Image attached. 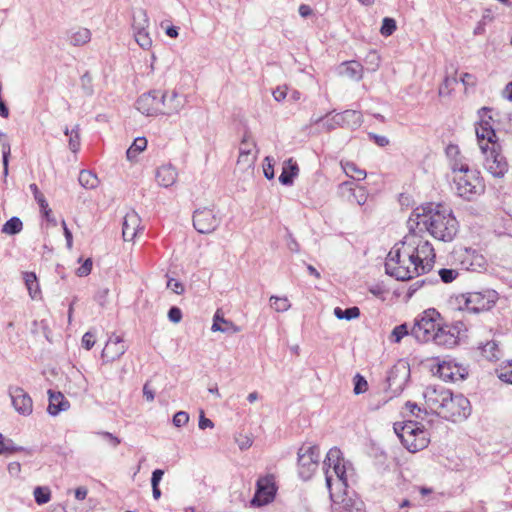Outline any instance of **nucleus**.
I'll return each mask as SVG.
<instances>
[{"label": "nucleus", "instance_id": "nucleus-26", "mask_svg": "<svg viewBox=\"0 0 512 512\" xmlns=\"http://www.w3.org/2000/svg\"><path fill=\"white\" fill-rule=\"evenodd\" d=\"M211 330L216 332H223L234 334L240 331V327L235 325L233 322L226 320L223 316H221L220 311L217 310L213 317V324Z\"/></svg>", "mask_w": 512, "mask_h": 512}, {"label": "nucleus", "instance_id": "nucleus-25", "mask_svg": "<svg viewBox=\"0 0 512 512\" xmlns=\"http://www.w3.org/2000/svg\"><path fill=\"white\" fill-rule=\"evenodd\" d=\"M299 173V167L296 161L289 158L284 161L279 181L282 185L290 186L293 184L294 178Z\"/></svg>", "mask_w": 512, "mask_h": 512}, {"label": "nucleus", "instance_id": "nucleus-14", "mask_svg": "<svg viewBox=\"0 0 512 512\" xmlns=\"http://www.w3.org/2000/svg\"><path fill=\"white\" fill-rule=\"evenodd\" d=\"M450 390L442 386H428L426 387L423 396L427 408L432 412L440 416L441 411L444 408L445 402L448 399V393Z\"/></svg>", "mask_w": 512, "mask_h": 512}, {"label": "nucleus", "instance_id": "nucleus-39", "mask_svg": "<svg viewBox=\"0 0 512 512\" xmlns=\"http://www.w3.org/2000/svg\"><path fill=\"white\" fill-rule=\"evenodd\" d=\"M133 37L136 43L144 50H148L152 47V38L148 29L139 30L133 33Z\"/></svg>", "mask_w": 512, "mask_h": 512}, {"label": "nucleus", "instance_id": "nucleus-28", "mask_svg": "<svg viewBox=\"0 0 512 512\" xmlns=\"http://www.w3.org/2000/svg\"><path fill=\"white\" fill-rule=\"evenodd\" d=\"M337 120H340L342 127L356 128L362 123V115L355 110H346L343 113L337 114Z\"/></svg>", "mask_w": 512, "mask_h": 512}, {"label": "nucleus", "instance_id": "nucleus-58", "mask_svg": "<svg viewBox=\"0 0 512 512\" xmlns=\"http://www.w3.org/2000/svg\"><path fill=\"white\" fill-rule=\"evenodd\" d=\"M240 450H246L253 444V439L250 435L240 434L235 438Z\"/></svg>", "mask_w": 512, "mask_h": 512}, {"label": "nucleus", "instance_id": "nucleus-1", "mask_svg": "<svg viewBox=\"0 0 512 512\" xmlns=\"http://www.w3.org/2000/svg\"><path fill=\"white\" fill-rule=\"evenodd\" d=\"M409 230H426L437 240L450 242L458 232V221L450 208L443 204L427 203L417 207L408 220Z\"/></svg>", "mask_w": 512, "mask_h": 512}, {"label": "nucleus", "instance_id": "nucleus-34", "mask_svg": "<svg viewBox=\"0 0 512 512\" xmlns=\"http://www.w3.org/2000/svg\"><path fill=\"white\" fill-rule=\"evenodd\" d=\"M147 147V140L145 137H137L132 145L126 151V157L128 160L133 161L137 155L144 151Z\"/></svg>", "mask_w": 512, "mask_h": 512}, {"label": "nucleus", "instance_id": "nucleus-44", "mask_svg": "<svg viewBox=\"0 0 512 512\" xmlns=\"http://www.w3.org/2000/svg\"><path fill=\"white\" fill-rule=\"evenodd\" d=\"M405 409L410 413L411 417H415L420 420H424L428 414L427 409H422L416 403L410 401L406 402Z\"/></svg>", "mask_w": 512, "mask_h": 512}, {"label": "nucleus", "instance_id": "nucleus-36", "mask_svg": "<svg viewBox=\"0 0 512 512\" xmlns=\"http://www.w3.org/2000/svg\"><path fill=\"white\" fill-rule=\"evenodd\" d=\"M23 229V223L20 218L14 216L10 218L6 223L2 226L1 232L8 235H16L20 233Z\"/></svg>", "mask_w": 512, "mask_h": 512}, {"label": "nucleus", "instance_id": "nucleus-51", "mask_svg": "<svg viewBox=\"0 0 512 512\" xmlns=\"http://www.w3.org/2000/svg\"><path fill=\"white\" fill-rule=\"evenodd\" d=\"M396 30V22L392 18H384L382 21V26L380 29V32L384 36H390L394 33Z\"/></svg>", "mask_w": 512, "mask_h": 512}, {"label": "nucleus", "instance_id": "nucleus-33", "mask_svg": "<svg viewBox=\"0 0 512 512\" xmlns=\"http://www.w3.org/2000/svg\"><path fill=\"white\" fill-rule=\"evenodd\" d=\"M23 279L30 297L35 299L40 294V288L36 274L33 272H24Z\"/></svg>", "mask_w": 512, "mask_h": 512}, {"label": "nucleus", "instance_id": "nucleus-56", "mask_svg": "<svg viewBox=\"0 0 512 512\" xmlns=\"http://www.w3.org/2000/svg\"><path fill=\"white\" fill-rule=\"evenodd\" d=\"M96 434L101 436L113 448H116L121 443V440L110 432L99 431Z\"/></svg>", "mask_w": 512, "mask_h": 512}, {"label": "nucleus", "instance_id": "nucleus-46", "mask_svg": "<svg viewBox=\"0 0 512 512\" xmlns=\"http://www.w3.org/2000/svg\"><path fill=\"white\" fill-rule=\"evenodd\" d=\"M496 373L501 381L512 384V360L497 369Z\"/></svg>", "mask_w": 512, "mask_h": 512}, {"label": "nucleus", "instance_id": "nucleus-37", "mask_svg": "<svg viewBox=\"0 0 512 512\" xmlns=\"http://www.w3.org/2000/svg\"><path fill=\"white\" fill-rule=\"evenodd\" d=\"M66 136L69 137V148L72 152H77L80 148V134L79 125H76L71 130L67 127L64 130Z\"/></svg>", "mask_w": 512, "mask_h": 512}, {"label": "nucleus", "instance_id": "nucleus-16", "mask_svg": "<svg viewBox=\"0 0 512 512\" xmlns=\"http://www.w3.org/2000/svg\"><path fill=\"white\" fill-rule=\"evenodd\" d=\"M459 332L458 324L449 325L441 322L431 342L438 346L452 348L458 343Z\"/></svg>", "mask_w": 512, "mask_h": 512}, {"label": "nucleus", "instance_id": "nucleus-32", "mask_svg": "<svg viewBox=\"0 0 512 512\" xmlns=\"http://www.w3.org/2000/svg\"><path fill=\"white\" fill-rule=\"evenodd\" d=\"M345 174L356 181H361L366 178V171L360 169L354 162L346 161L341 163Z\"/></svg>", "mask_w": 512, "mask_h": 512}, {"label": "nucleus", "instance_id": "nucleus-17", "mask_svg": "<svg viewBox=\"0 0 512 512\" xmlns=\"http://www.w3.org/2000/svg\"><path fill=\"white\" fill-rule=\"evenodd\" d=\"M159 114L171 116L178 113L184 106L183 99L177 92H162L158 90Z\"/></svg>", "mask_w": 512, "mask_h": 512}, {"label": "nucleus", "instance_id": "nucleus-9", "mask_svg": "<svg viewBox=\"0 0 512 512\" xmlns=\"http://www.w3.org/2000/svg\"><path fill=\"white\" fill-rule=\"evenodd\" d=\"M441 323L440 314L435 309L424 311L416 320L411 329V334L419 342H429L433 338Z\"/></svg>", "mask_w": 512, "mask_h": 512}, {"label": "nucleus", "instance_id": "nucleus-10", "mask_svg": "<svg viewBox=\"0 0 512 512\" xmlns=\"http://www.w3.org/2000/svg\"><path fill=\"white\" fill-rule=\"evenodd\" d=\"M470 413L471 406L469 400L462 394H453L449 391L448 399L440 416L452 422H457L466 419Z\"/></svg>", "mask_w": 512, "mask_h": 512}, {"label": "nucleus", "instance_id": "nucleus-47", "mask_svg": "<svg viewBox=\"0 0 512 512\" xmlns=\"http://www.w3.org/2000/svg\"><path fill=\"white\" fill-rule=\"evenodd\" d=\"M342 187H347L349 190H353V197L358 205H363L367 200L366 191L363 187H358L357 189L352 188L351 182H344Z\"/></svg>", "mask_w": 512, "mask_h": 512}, {"label": "nucleus", "instance_id": "nucleus-18", "mask_svg": "<svg viewBox=\"0 0 512 512\" xmlns=\"http://www.w3.org/2000/svg\"><path fill=\"white\" fill-rule=\"evenodd\" d=\"M9 395L14 409L23 416H29L33 411V401L21 387H11Z\"/></svg>", "mask_w": 512, "mask_h": 512}, {"label": "nucleus", "instance_id": "nucleus-15", "mask_svg": "<svg viewBox=\"0 0 512 512\" xmlns=\"http://www.w3.org/2000/svg\"><path fill=\"white\" fill-rule=\"evenodd\" d=\"M410 376L409 365L405 362H399L394 365L388 373L387 384L388 388L394 393H400Z\"/></svg>", "mask_w": 512, "mask_h": 512}, {"label": "nucleus", "instance_id": "nucleus-57", "mask_svg": "<svg viewBox=\"0 0 512 512\" xmlns=\"http://www.w3.org/2000/svg\"><path fill=\"white\" fill-rule=\"evenodd\" d=\"M342 126L340 120H337V115L331 117V118H323L322 121V127L326 131H331L336 129L337 127Z\"/></svg>", "mask_w": 512, "mask_h": 512}, {"label": "nucleus", "instance_id": "nucleus-63", "mask_svg": "<svg viewBox=\"0 0 512 512\" xmlns=\"http://www.w3.org/2000/svg\"><path fill=\"white\" fill-rule=\"evenodd\" d=\"M168 318L173 323H179L182 319V311L180 308L173 306L168 311Z\"/></svg>", "mask_w": 512, "mask_h": 512}, {"label": "nucleus", "instance_id": "nucleus-43", "mask_svg": "<svg viewBox=\"0 0 512 512\" xmlns=\"http://www.w3.org/2000/svg\"><path fill=\"white\" fill-rule=\"evenodd\" d=\"M344 73L352 79L360 80L362 78V66L355 61L348 62Z\"/></svg>", "mask_w": 512, "mask_h": 512}, {"label": "nucleus", "instance_id": "nucleus-49", "mask_svg": "<svg viewBox=\"0 0 512 512\" xmlns=\"http://www.w3.org/2000/svg\"><path fill=\"white\" fill-rule=\"evenodd\" d=\"M255 148H256V144L252 140L250 134L245 133V135L242 138L241 144H240L239 153L244 152V151L251 152V153H258V151L255 150Z\"/></svg>", "mask_w": 512, "mask_h": 512}, {"label": "nucleus", "instance_id": "nucleus-60", "mask_svg": "<svg viewBox=\"0 0 512 512\" xmlns=\"http://www.w3.org/2000/svg\"><path fill=\"white\" fill-rule=\"evenodd\" d=\"M366 64L371 66V70L375 71L380 64V56L375 51H371L367 54L365 59Z\"/></svg>", "mask_w": 512, "mask_h": 512}, {"label": "nucleus", "instance_id": "nucleus-7", "mask_svg": "<svg viewBox=\"0 0 512 512\" xmlns=\"http://www.w3.org/2000/svg\"><path fill=\"white\" fill-rule=\"evenodd\" d=\"M460 310L480 313L490 310L498 300V293L493 289L473 291L461 294L456 298Z\"/></svg>", "mask_w": 512, "mask_h": 512}, {"label": "nucleus", "instance_id": "nucleus-62", "mask_svg": "<svg viewBox=\"0 0 512 512\" xmlns=\"http://www.w3.org/2000/svg\"><path fill=\"white\" fill-rule=\"evenodd\" d=\"M167 288L171 289L176 294H182L184 292L183 284L176 279H169L167 282Z\"/></svg>", "mask_w": 512, "mask_h": 512}, {"label": "nucleus", "instance_id": "nucleus-31", "mask_svg": "<svg viewBox=\"0 0 512 512\" xmlns=\"http://www.w3.org/2000/svg\"><path fill=\"white\" fill-rule=\"evenodd\" d=\"M257 159V153L240 152L237 160V168L242 171H247L249 174L253 173L254 164Z\"/></svg>", "mask_w": 512, "mask_h": 512}, {"label": "nucleus", "instance_id": "nucleus-55", "mask_svg": "<svg viewBox=\"0 0 512 512\" xmlns=\"http://www.w3.org/2000/svg\"><path fill=\"white\" fill-rule=\"evenodd\" d=\"M438 275L440 276L442 282L451 283L458 276V271L455 269L442 268L438 271Z\"/></svg>", "mask_w": 512, "mask_h": 512}, {"label": "nucleus", "instance_id": "nucleus-13", "mask_svg": "<svg viewBox=\"0 0 512 512\" xmlns=\"http://www.w3.org/2000/svg\"><path fill=\"white\" fill-rule=\"evenodd\" d=\"M220 222L221 218L210 208H199L193 215L194 228L202 234L213 232Z\"/></svg>", "mask_w": 512, "mask_h": 512}, {"label": "nucleus", "instance_id": "nucleus-54", "mask_svg": "<svg viewBox=\"0 0 512 512\" xmlns=\"http://www.w3.org/2000/svg\"><path fill=\"white\" fill-rule=\"evenodd\" d=\"M368 388V383L366 379L361 376L360 374H357L354 377V393L356 395L364 393Z\"/></svg>", "mask_w": 512, "mask_h": 512}, {"label": "nucleus", "instance_id": "nucleus-11", "mask_svg": "<svg viewBox=\"0 0 512 512\" xmlns=\"http://www.w3.org/2000/svg\"><path fill=\"white\" fill-rule=\"evenodd\" d=\"M320 460L319 447L316 445H303L298 450V473L303 480H309L316 469Z\"/></svg>", "mask_w": 512, "mask_h": 512}, {"label": "nucleus", "instance_id": "nucleus-19", "mask_svg": "<svg viewBox=\"0 0 512 512\" xmlns=\"http://www.w3.org/2000/svg\"><path fill=\"white\" fill-rule=\"evenodd\" d=\"M158 90L142 94L136 101V109L146 116L159 115Z\"/></svg>", "mask_w": 512, "mask_h": 512}, {"label": "nucleus", "instance_id": "nucleus-41", "mask_svg": "<svg viewBox=\"0 0 512 512\" xmlns=\"http://www.w3.org/2000/svg\"><path fill=\"white\" fill-rule=\"evenodd\" d=\"M450 168L454 175L467 173L472 170V169H470L469 165L460 156L457 158L451 159Z\"/></svg>", "mask_w": 512, "mask_h": 512}, {"label": "nucleus", "instance_id": "nucleus-5", "mask_svg": "<svg viewBox=\"0 0 512 512\" xmlns=\"http://www.w3.org/2000/svg\"><path fill=\"white\" fill-rule=\"evenodd\" d=\"M407 245L406 256H413L421 273H425L432 268L435 259V252L428 240L417 234L415 230H410L404 237Z\"/></svg>", "mask_w": 512, "mask_h": 512}, {"label": "nucleus", "instance_id": "nucleus-3", "mask_svg": "<svg viewBox=\"0 0 512 512\" xmlns=\"http://www.w3.org/2000/svg\"><path fill=\"white\" fill-rule=\"evenodd\" d=\"M404 251H407V245L403 238L390 250L385 261L386 273L400 281H406L421 274L414 257L406 256Z\"/></svg>", "mask_w": 512, "mask_h": 512}, {"label": "nucleus", "instance_id": "nucleus-23", "mask_svg": "<svg viewBox=\"0 0 512 512\" xmlns=\"http://www.w3.org/2000/svg\"><path fill=\"white\" fill-rule=\"evenodd\" d=\"M155 178L161 187L168 188L177 181L178 172L173 165L164 164L156 170Z\"/></svg>", "mask_w": 512, "mask_h": 512}, {"label": "nucleus", "instance_id": "nucleus-40", "mask_svg": "<svg viewBox=\"0 0 512 512\" xmlns=\"http://www.w3.org/2000/svg\"><path fill=\"white\" fill-rule=\"evenodd\" d=\"M270 306L276 312H285L290 309L291 304L287 297L271 296L269 299Z\"/></svg>", "mask_w": 512, "mask_h": 512}, {"label": "nucleus", "instance_id": "nucleus-8", "mask_svg": "<svg viewBox=\"0 0 512 512\" xmlns=\"http://www.w3.org/2000/svg\"><path fill=\"white\" fill-rule=\"evenodd\" d=\"M341 451L338 448H331L324 460V465L328 466L325 471L326 486L330 492V498L335 502L334 493L332 492L333 477H336V483L340 489L347 487L345 477V466L342 463Z\"/></svg>", "mask_w": 512, "mask_h": 512}, {"label": "nucleus", "instance_id": "nucleus-45", "mask_svg": "<svg viewBox=\"0 0 512 512\" xmlns=\"http://www.w3.org/2000/svg\"><path fill=\"white\" fill-rule=\"evenodd\" d=\"M22 449V447H16L11 439H6L2 434H0V455L12 454Z\"/></svg>", "mask_w": 512, "mask_h": 512}, {"label": "nucleus", "instance_id": "nucleus-38", "mask_svg": "<svg viewBox=\"0 0 512 512\" xmlns=\"http://www.w3.org/2000/svg\"><path fill=\"white\" fill-rule=\"evenodd\" d=\"M334 315L339 320H352L359 317L360 310L356 306L347 309H341L340 307H336L334 309Z\"/></svg>", "mask_w": 512, "mask_h": 512}, {"label": "nucleus", "instance_id": "nucleus-35", "mask_svg": "<svg viewBox=\"0 0 512 512\" xmlns=\"http://www.w3.org/2000/svg\"><path fill=\"white\" fill-rule=\"evenodd\" d=\"M79 183L86 189H94L98 186L99 180L91 171L82 170L79 174Z\"/></svg>", "mask_w": 512, "mask_h": 512}, {"label": "nucleus", "instance_id": "nucleus-6", "mask_svg": "<svg viewBox=\"0 0 512 512\" xmlns=\"http://www.w3.org/2000/svg\"><path fill=\"white\" fill-rule=\"evenodd\" d=\"M456 194L466 201L476 200L485 192V184L477 170L453 176Z\"/></svg>", "mask_w": 512, "mask_h": 512}, {"label": "nucleus", "instance_id": "nucleus-24", "mask_svg": "<svg viewBox=\"0 0 512 512\" xmlns=\"http://www.w3.org/2000/svg\"><path fill=\"white\" fill-rule=\"evenodd\" d=\"M49 404L47 411L50 415L56 416L60 412L67 411L70 408V402L61 392L48 391Z\"/></svg>", "mask_w": 512, "mask_h": 512}, {"label": "nucleus", "instance_id": "nucleus-27", "mask_svg": "<svg viewBox=\"0 0 512 512\" xmlns=\"http://www.w3.org/2000/svg\"><path fill=\"white\" fill-rule=\"evenodd\" d=\"M150 25L147 11L143 8L134 9L132 12L131 27L133 33L139 30L148 29Z\"/></svg>", "mask_w": 512, "mask_h": 512}, {"label": "nucleus", "instance_id": "nucleus-48", "mask_svg": "<svg viewBox=\"0 0 512 512\" xmlns=\"http://www.w3.org/2000/svg\"><path fill=\"white\" fill-rule=\"evenodd\" d=\"M9 156H10V145L5 142L2 144V162H3V177L4 182L7 180L9 173Z\"/></svg>", "mask_w": 512, "mask_h": 512}, {"label": "nucleus", "instance_id": "nucleus-30", "mask_svg": "<svg viewBox=\"0 0 512 512\" xmlns=\"http://www.w3.org/2000/svg\"><path fill=\"white\" fill-rule=\"evenodd\" d=\"M479 348L482 355L489 361H497L502 357V350L495 340L488 341Z\"/></svg>", "mask_w": 512, "mask_h": 512}, {"label": "nucleus", "instance_id": "nucleus-4", "mask_svg": "<svg viewBox=\"0 0 512 512\" xmlns=\"http://www.w3.org/2000/svg\"><path fill=\"white\" fill-rule=\"evenodd\" d=\"M394 431L409 452H418L426 448L429 443L428 433L422 422L410 419L404 424L395 423Z\"/></svg>", "mask_w": 512, "mask_h": 512}, {"label": "nucleus", "instance_id": "nucleus-53", "mask_svg": "<svg viewBox=\"0 0 512 512\" xmlns=\"http://www.w3.org/2000/svg\"><path fill=\"white\" fill-rule=\"evenodd\" d=\"M29 189L32 192L36 202L38 203L40 209H46L48 206V202L46 201L44 195L40 192L38 189V186L36 184H30Z\"/></svg>", "mask_w": 512, "mask_h": 512}, {"label": "nucleus", "instance_id": "nucleus-42", "mask_svg": "<svg viewBox=\"0 0 512 512\" xmlns=\"http://www.w3.org/2000/svg\"><path fill=\"white\" fill-rule=\"evenodd\" d=\"M34 498L37 504L43 505L50 501L51 492L48 487L37 486L34 489Z\"/></svg>", "mask_w": 512, "mask_h": 512}, {"label": "nucleus", "instance_id": "nucleus-61", "mask_svg": "<svg viewBox=\"0 0 512 512\" xmlns=\"http://www.w3.org/2000/svg\"><path fill=\"white\" fill-rule=\"evenodd\" d=\"M92 269V260L90 258L86 259L84 263L77 269L76 274L79 277H84L90 274Z\"/></svg>", "mask_w": 512, "mask_h": 512}, {"label": "nucleus", "instance_id": "nucleus-22", "mask_svg": "<svg viewBox=\"0 0 512 512\" xmlns=\"http://www.w3.org/2000/svg\"><path fill=\"white\" fill-rule=\"evenodd\" d=\"M141 219L135 211L128 212L123 220L122 235L125 241H132L138 234Z\"/></svg>", "mask_w": 512, "mask_h": 512}, {"label": "nucleus", "instance_id": "nucleus-12", "mask_svg": "<svg viewBox=\"0 0 512 512\" xmlns=\"http://www.w3.org/2000/svg\"><path fill=\"white\" fill-rule=\"evenodd\" d=\"M276 491L274 475L268 474L260 477L256 483V492L251 500V505L257 507L267 505L273 501Z\"/></svg>", "mask_w": 512, "mask_h": 512}, {"label": "nucleus", "instance_id": "nucleus-21", "mask_svg": "<svg viewBox=\"0 0 512 512\" xmlns=\"http://www.w3.org/2000/svg\"><path fill=\"white\" fill-rule=\"evenodd\" d=\"M126 349L122 337L112 334L102 351V357L107 361H115L126 352Z\"/></svg>", "mask_w": 512, "mask_h": 512}, {"label": "nucleus", "instance_id": "nucleus-29", "mask_svg": "<svg viewBox=\"0 0 512 512\" xmlns=\"http://www.w3.org/2000/svg\"><path fill=\"white\" fill-rule=\"evenodd\" d=\"M91 39V32L87 28H78L68 33V40L73 46H81L88 43Z\"/></svg>", "mask_w": 512, "mask_h": 512}, {"label": "nucleus", "instance_id": "nucleus-20", "mask_svg": "<svg viewBox=\"0 0 512 512\" xmlns=\"http://www.w3.org/2000/svg\"><path fill=\"white\" fill-rule=\"evenodd\" d=\"M464 369L451 361L438 364L436 373L444 381L456 382L465 378Z\"/></svg>", "mask_w": 512, "mask_h": 512}, {"label": "nucleus", "instance_id": "nucleus-2", "mask_svg": "<svg viewBox=\"0 0 512 512\" xmlns=\"http://www.w3.org/2000/svg\"><path fill=\"white\" fill-rule=\"evenodd\" d=\"M479 122L476 123L475 133L481 153L484 155V168L495 178H503L508 172L506 158L500 152V145L493 125L490 109L483 107L479 110Z\"/></svg>", "mask_w": 512, "mask_h": 512}, {"label": "nucleus", "instance_id": "nucleus-52", "mask_svg": "<svg viewBox=\"0 0 512 512\" xmlns=\"http://www.w3.org/2000/svg\"><path fill=\"white\" fill-rule=\"evenodd\" d=\"M406 335H408V326L407 324H401L392 330L391 340L395 343H399Z\"/></svg>", "mask_w": 512, "mask_h": 512}, {"label": "nucleus", "instance_id": "nucleus-50", "mask_svg": "<svg viewBox=\"0 0 512 512\" xmlns=\"http://www.w3.org/2000/svg\"><path fill=\"white\" fill-rule=\"evenodd\" d=\"M360 508L356 507L351 499H344L341 504L335 507L334 512H360Z\"/></svg>", "mask_w": 512, "mask_h": 512}, {"label": "nucleus", "instance_id": "nucleus-64", "mask_svg": "<svg viewBox=\"0 0 512 512\" xmlns=\"http://www.w3.org/2000/svg\"><path fill=\"white\" fill-rule=\"evenodd\" d=\"M95 344V336L91 332H86L82 337V346L86 350H90Z\"/></svg>", "mask_w": 512, "mask_h": 512}, {"label": "nucleus", "instance_id": "nucleus-59", "mask_svg": "<svg viewBox=\"0 0 512 512\" xmlns=\"http://www.w3.org/2000/svg\"><path fill=\"white\" fill-rule=\"evenodd\" d=\"M189 421V414L185 411L177 412L173 417V424L175 427H182Z\"/></svg>", "mask_w": 512, "mask_h": 512}]
</instances>
